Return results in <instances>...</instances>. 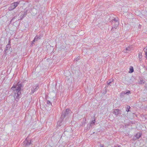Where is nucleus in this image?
<instances>
[{
    "label": "nucleus",
    "instance_id": "nucleus-1",
    "mask_svg": "<svg viewBox=\"0 0 147 147\" xmlns=\"http://www.w3.org/2000/svg\"><path fill=\"white\" fill-rule=\"evenodd\" d=\"M22 86V85L21 84L18 83L17 85H14L11 88L15 94L14 97L16 98V100H17L16 99H18L20 98V96L21 94L20 90Z\"/></svg>",
    "mask_w": 147,
    "mask_h": 147
},
{
    "label": "nucleus",
    "instance_id": "nucleus-2",
    "mask_svg": "<svg viewBox=\"0 0 147 147\" xmlns=\"http://www.w3.org/2000/svg\"><path fill=\"white\" fill-rule=\"evenodd\" d=\"M118 18H115L113 20H112V24H115L113 25V28H116L118 26V25L119 24V23L118 21Z\"/></svg>",
    "mask_w": 147,
    "mask_h": 147
},
{
    "label": "nucleus",
    "instance_id": "nucleus-3",
    "mask_svg": "<svg viewBox=\"0 0 147 147\" xmlns=\"http://www.w3.org/2000/svg\"><path fill=\"white\" fill-rule=\"evenodd\" d=\"M19 3L17 2H15L12 3L11 6L9 7V10H12L15 9L19 4Z\"/></svg>",
    "mask_w": 147,
    "mask_h": 147
},
{
    "label": "nucleus",
    "instance_id": "nucleus-4",
    "mask_svg": "<svg viewBox=\"0 0 147 147\" xmlns=\"http://www.w3.org/2000/svg\"><path fill=\"white\" fill-rule=\"evenodd\" d=\"M133 47L132 46H129L128 47H126L125 49L123 51V52L125 53H129V51L132 49Z\"/></svg>",
    "mask_w": 147,
    "mask_h": 147
},
{
    "label": "nucleus",
    "instance_id": "nucleus-5",
    "mask_svg": "<svg viewBox=\"0 0 147 147\" xmlns=\"http://www.w3.org/2000/svg\"><path fill=\"white\" fill-rule=\"evenodd\" d=\"M39 88L38 86V85H36L33 86L31 88V93L32 94L34 92L37 90Z\"/></svg>",
    "mask_w": 147,
    "mask_h": 147
},
{
    "label": "nucleus",
    "instance_id": "nucleus-6",
    "mask_svg": "<svg viewBox=\"0 0 147 147\" xmlns=\"http://www.w3.org/2000/svg\"><path fill=\"white\" fill-rule=\"evenodd\" d=\"M24 143L26 145H30L31 144V140L27 138L24 141Z\"/></svg>",
    "mask_w": 147,
    "mask_h": 147
},
{
    "label": "nucleus",
    "instance_id": "nucleus-7",
    "mask_svg": "<svg viewBox=\"0 0 147 147\" xmlns=\"http://www.w3.org/2000/svg\"><path fill=\"white\" fill-rule=\"evenodd\" d=\"M96 122L95 120L94 119L93 120L92 122L90 123L89 125H88L87 128V129L88 130L92 128V126L94 125Z\"/></svg>",
    "mask_w": 147,
    "mask_h": 147
},
{
    "label": "nucleus",
    "instance_id": "nucleus-8",
    "mask_svg": "<svg viewBox=\"0 0 147 147\" xmlns=\"http://www.w3.org/2000/svg\"><path fill=\"white\" fill-rule=\"evenodd\" d=\"M142 134L141 133H138L134 137L133 140H135L138 139L141 136Z\"/></svg>",
    "mask_w": 147,
    "mask_h": 147
},
{
    "label": "nucleus",
    "instance_id": "nucleus-9",
    "mask_svg": "<svg viewBox=\"0 0 147 147\" xmlns=\"http://www.w3.org/2000/svg\"><path fill=\"white\" fill-rule=\"evenodd\" d=\"M119 111V109H115L113 111V113L116 115V116H117L118 114Z\"/></svg>",
    "mask_w": 147,
    "mask_h": 147
},
{
    "label": "nucleus",
    "instance_id": "nucleus-10",
    "mask_svg": "<svg viewBox=\"0 0 147 147\" xmlns=\"http://www.w3.org/2000/svg\"><path fill=\"white\" fill-rule=\"evenodd\" d=\"M62 123L61 121H58L57 123V127H59L62 125Z\"/></svg>",
    "mask_w": 147,
    "mask_h": 147
},
{
    "label": "nucleus",
    "instance_id": "nucleus-11",
    "mask_svg": "<svg viewBox=\"0 0 147 147\" xmlns=\"http://www.w3.org/2000/svg\"><path fill=\"white\" fill-rule=\"evenodd\" d=\"M138 57L140 61L141 60V59L142 57V54L141 53H139L138 54Z\"/></svg>",
    "mask_w": 147,
    "mask_h": 147
},
{
    "label": "nucleus",
    "instance_id": "nucleus-12",
    "mask_svg": "<svg viewBox=\"0 0 147 147\" xmlns=\"http://www.w3.org/2000/svg\"><path fill=\"white\" fill-rule=\"evenodd\" d=\"M134 71V69L132 67L130 66L129 68V73H132Z\"/></svg>",
    "mask_w": 147,
    "mask_h": 147
},
{
    "label": "nucleus",
    "instance_id": "nucleus-13",
    "mask_svg": "<svg viewBox=\"0 0 147 147\" xmlns=\"http://www.w3.org/2000/svg\"><path fill=\"white\" fill-rule=\"evenodd\" d=\"M39 38L37 36H36L35 37L33 41V43L35 42L36 41H37L38 40V39Z\"/></svg>",
    "mask_w": 147,
    "mask_h": 147
},
{
    "label": "nucleus",
    "instance_id": "nucleus-14",
    "mask_svg": "<svg viewBox=\"0 0 147 147\" xmlns=\"http://www.w3.org/2000/svg\"><path fill=\"white\" fill-rule=\"evenodd\" d=\"M70 112V111L69 109H67L66 110L65 112V114H67Z\"/></svg>",
    "mask_w": 147,
    "mask_h": 147
},
{
    "label": "nucleus",
    "instance_id": "nucleus-15",
    "mask_svg": "<svg viewBox=\"0 0 147 147\" xmlns=\"http://www.w3.org/2000/svg\"><path fill=\"white\" fill-rule=\"evenodd\" d=\"M130 108V106H129L127 105L126 107V111H127V112H128L129 111V110Z\"/></svg>",
    "mask_w": 147,
    "mask_h": 147
},
{
    "label": "nucleus",
    "instance_id": "nucleus-16",
    "mask_svg": "<svg viewBox=\"0 0 147 147\" xmlns=\"http://www.w3.org/2000/svg\"><path fill=\"white\" fill-rule=\"evenodd\" d=\"M144 51L145 53L147 52V47H146L144 48Z\"/></svg>",
    "mask_w": 147,
    "mask_h": 147
},
{
    "label": "nucleus",
    "instance_id": "nucleus-17",
    "mask_svg": "<svg viewBox=\"0 0 147 147\" xmlns=\"http://www.w3.org/2000/svg\"><path fill=\"white\" fill-rule=\"evenodd\" d=\"M126 94L127 95H129V94H130V91L129 90H128L127 92H126Z\"/></svg>",
    "mask_w": 147,
    "mask_h": 147
},
{
    "label": "nucleus",
    "instance_id": "nucleus-18",
    "mask_svg": "<svg viewBox=\"0 0 147 147\" xmlns=\"http://www.w3.org/2000/svg\"><path fill=\"white\" fill-rule=\"evenodd\" d=\"M26 12H24V15H23V16H22V18H21V19H22V18H23L24 17H25V16L26 15Z\"/></svg>",
    "mask_w": 147,
    "mask_h": 147
},
{
    "label": "nucleus",
    "instance_id": "nucleus-19",
    "mask_svg": "<svg viewBox=\"0 0 147 147\" xmlns=\"http://www.w3.org/2000/svg\"><path fill=\"white\" fill-rule=\"evenodd\" d=\"M47 103L48 104V105H51V102L49 101V100H48L47 102Z\"/></svg>",
    "mask_w": 147,
    "mask_h": 147
},
{
    "label": "nucleus",
    "instance_id": "nucleus-20",
    "mask_svg": "<svg viewBox=\"0 0 147 147\" xmlns=\"http://www.w3.org/2000/svg\"><path fill=\"white\" fill-rule=\"evenodd\" d=\"M110 82L111 83L113 81V79H111L110 80Z\"/></svg>",
    "mask_w": 147,
    "mask_h": 147
},
{
    "label": "nucleus",
    "instance_id": "nucleus-21",
    "mask_svg": "<svg viewBox=\"0 0 147 147\" xmlns=\"http://www.w3.org/2000/svg\"><path fill=\"white\" fill-rule=\"evenodd\" d=\"M65 116V115H64V114L63 113V114L62 115V117H64Z\"/></svg>",
    "mask_w": 147,
    "mask_h": 147
},
{
    "label": "nucleus",
    "instance_id": "nucleus-22",
    "mask_svg": "<svg viewBox=\"0 0 147 147\" xmlns=\"http://www.w3.org/2000/svg\"><path fill=\"white\" fill-rule=\"evenodd\" d=\"M145 55H146V57L147 59V52H146V53H145Z\"/></svg>",
    "mask_w": 147,
    "mask_h": 147
},
{
    "label": "nucleus",
    "instance_id": "nucleus-23",
    "mask_svg": "<svg viewBox=\"0 0 147 147\" xmlns=\"http://www.w3.org/2000/svg\"><path fill=\"white\" fill-rule=\"evenodd\" d=\"M123 94H126V92H125V91L124 92H123Z\"/></svg>",
    "mask_w": 147,
    "mask_h": 147
},
{
    "label": "nucleus",
    "instance_id": "nucleus-24",
    "mask_svg": "<svg viewBox=\"0 0 147 147\" xmlns=\"http://www.w3.org/2000/svg\"><path fill=\"white\" fill-rule=\"evenodd\" d=\"M115 147H121V146H115Z\"/></svg>",
    "mask_w": 147,
    "mask_h": 147
},
{
    "label": "nucleus",
    "instance_id": "nucleus-25",
    "mask_svg": "<svg viewBox=\"0 0 147 147\" xmlns=\"http://www.w3.org/2000/svg\"><path fill=\"white\" fill-rule=\"evenodd\" d=\"M110 83H111V82H109L108 83V84H107L108 85H109Z\"/></svg>",
    "mask_w": 147,
    "mask_h": 147
},
{
    "label": "nucleus",
    "instance_id": "nucleus-26",
    "mask_svg": "<svg viewBox=\"0 0 147 147\" xmlns=\"http://www.w3.org/2000/svg\"><path fill=\"white\" fill-rule=\"evenodd\" d=\"M101 147H104V146L103 145H100Z\"/></svg>",
    "mask_w": 147,
    "mask_h": 147
}]
</instances>
